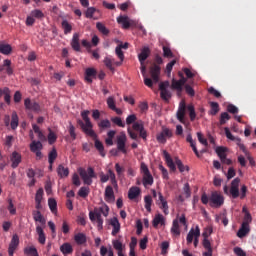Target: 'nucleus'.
<instances>
[{
	"label": "nucleus",
	"instance_id": "52",
	"mask_svg": "<svg viewBox=\"0 0 256 256\" xmlns=\"http://www.w3.org/2000/svg\"><path fill=\"white\" fill-rule=\"evenodd\" d=\"M96 28L98 29V31H100V33H102L103 35H109V29H107V27H105L103 25V23L98 22L96 23Z\"/></svg>",
	"mask_w": 256,
	"mask_h": 256
},
{
	"label": "nucleus",
	"instance_id": "61",
	"mask_svg": "<svg viewBox=\"0 0 256 256\" xmlns=\"http://www.w3.org/2000/svg\"><path fill=\"white\" fill-rule=\"evenodd\" d=\"M55 141H57V135L55 134V132L51 131V129H50L49 134H48V143L50 145H53V143H55Z\"/></svg>",
	"mask_w": 256,
	"mask_h": 256
},
{
	"label": "nucleus",
	"instance_id": "57",
	"mask_svg": "<svg viewBox=\"0 0 256 256\" xmlns=\"http://www.w3.org/2000/svg\"><path fill=\"white\" fill-rule=\"evenodd\" d=\"M216 153L221 161H225V147H216Z\"/></svg>",
	"mask_w": 256,
	"mask_h": 256
},
{
	"label": "nucleus",
	"instance_id": "7",
	"mask_svg": "<svg viewBox=\"0 0 256 256\" xmlns=\"http://www.w3.org/2000/svg\"><path fill=\"white\" fill-rule=\"evenodd\" d=\"M199 237H201V230L199 229V226H196L195 228L190 229L187 234L186 241L188 245H191L194 239V247H197V245H199Z\"/></svg>",
	"mask_w": 256,
	"mask_h": 256
},
{
	"label": "nucleus",
	"instance_id": "40",
	"mask_svg": "<svg viewBox=\"0 0 256 256\" xmlns=\"http://www.w3.org/2000/svg\"><path fill=\"white\" fill-rule=\"evenodd\" d=\"M171 233H172V235H176V236L181 235V231L179 230V220L178 219L173 220L172 227H171Z\"/></svg>",
	"mask_w": 256,
	"mask_h": 256
},
{
	"label": "nucleus",
	"instance_id": "35",
	"mask_svg": "<svg viewBox=\"0 0 256 256\" xmlns=\"http://www.w3.org/2000/svg\"><path fill=\"white\" fill-rule=\"evenodd\" d=\"M159 201L161 202V209H163V213L165 215H169V205L167 204V200L163 198V194L158 193Z\"/></svg>",
	"mask_w": 256,
	"mask_h": 256
},
{
	"label": "nucleus",
	"instance_id": "32",
	"mask_svg": "<svg viewBox=\"0 0 256 256\" xmlns=\"http://www.w3.org/2000/svg\"><path fill=\"white\" fill-rule=\"evenodd\" d=\"M0 97H4V101L9 105L11 103V90L7 87L0 88Z\"/></svg>",
	"mask_w": 256,
	"mask_h": 256
},
{
	"label": "nucleus",
	"instance_id": "44",
	"mask_svg": "<svg viewBox=\"0 0 256 256\" xmlns=\"http://www.w3.org/2000/svg\"><path fill=\"white\" fill-rule=\"evenodd\" d=\"M128 25H129V27H136V29H140V31H142L144 34L147 33L145 31V28L143 27V25H141V23H139V21H137V20L129 19Z\"/></svg>",
	"mask_w": 256,
	"mask_h": 256
},
{
	"label": "nucleus",
	"instance_id": "23",
	"mask_svg": "<svg viewBox=\"0 0 256 256\" xmlns=\"http://www.w3.org/2000/svg\"><path fill=\"white\" fill-rule=\"evenodd\" d=\"M202 245L205 251L202 253L203 256H213V247L211 246V241L209 239H204Z\"/></svg>",
	"mask_w": 256,
	"mask_h": 256
},
{
	"label": "nucleus",
	"instance_id": "49",
	"mask_svg": "<svg viewBox=\"0 0 256 256\" xmlns=\"http://www.w3.org/2000/svg\"><path fill=\"white\" fill-rule=\"evenodd\" d=\"M74 240L78 245H83L85 241H87V238L85 237V234L83 233H78L74 236Z\"/></svg>",
	"mask_w": 256,
	"mask_h": 256
},
{
	"label": "nucleus",
	"instance_id": "8",
	"mask_svg": "<svg viewBox=\"0 0 256 256\" xmlns=\"http://www.w3.org/2000/svg\"><path fill=\"white\" fill-rule=\"evenodd\" d=\"M123 49H129V43L120 44L115 48V54L120 59L119 62H115L116 67H121L123 65V61H125V54L123 53Z\"/></svg>",
	"mask_w": 256,
	"mask_h": 256
},
{
	"label": "nucleus",
	"instance_id": "38",
	"mask_svg": "<svg viewBox=\"0 0 256 256\" xmlns=\"http://www.w3.org/2000/svg\"><path fill=\"white\" fill-rule=\"evenodd\" d=\"M60 251L63 255H71V253H73V246L69 243H64L60 246Z\"/></svg>",
	"mask_w": 256,
	"mask_h": 256
},
{
	"label": "nucleus",
	"instance_id": "37",
	"mask_svg": "<svg viewBox=\"0 0 256 256\" xmlns=\"http://www.w3.org/2000/svg\"><path fill=\"white\" fill-rule=\"evenodd\" d=\"M149 53H150L149 47L145 46L142 49L141 53L138 55V59H139L141 65H143V63H145L147 57H149Z\"/></svg>",
	"mask_w": 256,
	"mask_h": 256
},
{
	"label": "nucleus",
	"instance_id": "48",
	"mask_svg": "<svg viewBox=\"0 0 256 256\" xmlns=\"http://www.w3.org/2000/svg\"><path fill=\"white\" fill-rule=\"evenodd\" d=\"M55 159H57V150L53 148L48 154L49 165H53V163H55Z\"/></svg>",
	"mask_w": 256,
	"mask_h": 256
},
{
	"label": "nucleus",
	"instance_id": "26",
	"mask_svg": "<svg viewBox=\"0 0 256 256\" xmlns=\"http://www.w3.org/2000/svg\"><path fill=\"white\" fill-rule=\"evenodd\" d=\"M70 45L74 51H77V52L81 51V44L79 43V34L78 33L73 34Z\"/></svg>",
	"mask_w": 256,
	"mask_h": 256
},
{
	"label": "nucleus",
	"instance_id": "51",
	"mask_svg": "<svg viewBox=\"0 0 256 256\" xmlns=\"http://www.w3.org/2000/svg\"><path fill=\"white\" fill-rule=\"evenodd\" d=\"M78 195L79 197H82L83 199H85V197L89 196V187L83 186L79 189L78 191Z\"/></svg>",
	"mask_w": 256,
	"mask_h": 256
},
{
	"label": "nucleus",
	"instance_id": "19",
	"mask_svg": "<svg viewBox=\"0 0 256 256\" xmlns=\"http://www.w3.org/2000/svg\"><path fill=\"white\" fill-rule=\"evenodd\" d=\"M17 247H19V236L17 234H14L9 244L8 255L13 256Z\"/></svg>",
	"mask_w": 256,
	"mask_h": 256
},
{
	"label": "nucleus",
	"instance_id": "11",
	"mask_svg": "<svg viewBox=\"0 0 256 256\" xmlns=\"http://www.w3.org/2000/svg\"><path fill=\"white\" fill-rule=\"evenodd\" d=\"M169 88V81H164L159 84V90L161 99L163 101H169L171 99V91L168 90Z\"/></svg>",
	"mask_w": 256,
	"mask_h": 256
},
{
	"label": "nucleus",
	"instance_id": "63",
	"mask_svg": "<svg viewBox=\"0 0 256 256\" xmlns=\"http://www.w3.org/2000/svg\"><path fill=\"white\" fill-rule=\"evenodd\" d=\"M227 111L230 113V114H233V115H236L239 113V108H237V106L233 105V104H229L227 106Z\"/></svg>",
	"mask_w": 256,
	"mask_h": 256
},
{
	"label": "nucleus",
	"instance_id": "4",
	"mask_svg": "<svg viewBox=\"0 0 256 256\" xmlns=\"http://www.w3.org/2000/svg\"><path fill=\"white\" fill-rule=\"evenodd\" d=\"M136 121H137V116H135V114L129 115L126 118V124L127 125L133 124L132 125L133 130L139 133V137H141V139H143L144 141H147V130H145V124L141 120L137 122Z\"/></svg>",
	"mask_w": 256,
	"mask_h": 256
},
{
	"label": "nucleus",
	"instance_id": "18",
	"mask_svg": "<svg viewBox=\"0 0 256 256\" xmlns=\"http://www.w3.org/2000/svg\"><path fill=\"white\" fill-rule=\"evenodd\" d=\"M24 105L29 111H35L36 113L41 111V106H39V103L31 101L29 98L24 100Z\"/></svg>",
	"mask_w": 256,
	"mask_h": 256
},
{
	"label": "nucleus",
	"instance_id": "20",
	"mask_svg": "<svg viewBox=\"0 0 256 256\" xmlns=\"http://www.w3.org/2000/svg\"><path fill=\"white\" fill-rule=\"evenodd\" d=\"M10 161L12 162V169H17L19 167V164L21 163V154L14 151L10 157Z\"/></svg>",
	"mask_w": 256,
	"mask_h": 256
},
{
	"label": "nucleus",
	"instance_id": "58",
	"mask_svg": "<svg viewBox=\"0 0 256 256\" xmlns=\"http://www.w3.org/2000/svg\"><path fill=\"white\" fill-rule=\"evenodd\" d=\"M183 195L186 197V199H189V197H191V187L189 186V183L184 184Z\"/></svg>",
	"mask_w": 256,
	"mask_h": 256
},
{
	"label": "nucleus",
	"instance_id": "5",
	"mask_svg": "<svg viewBox=\"0 0 256 256\" xmlns=\"http://www.w3.org/2000/svg\"><path fill=\"white\" fill-rule=\"evenodd\" d=\"M78 173L84 185H92L93 179L97 178V174H95V170L92 167H88L87 170L85 168H79Z\"/></svg>",
	"mask_w": 256,
	"mask_h": 256
},
{
	"label": "nucleus",
	"instance_id": "59",
	"mask_svg": "<svg viewBox=\"0 0 256 256\" xmlns=\"http://www.w3.org/2000/svg\"><path fill=\"white\" fill-rule=\"evenodd\" d=\"M108 107L113 111L117 106L115 105V97L109 96L106 101Z\"/></svg>",
	"mask_w": 256,
	"mask_h": 256
},
{
	"label": "nucleus",
	"instance_id": "42",
	"mask_svg": "<svg viewBox=\"0 0 256 256\" xmlns=\"http://www.w3.org/2000/svg\"><path fill=\"white\" fill-rule=\"evenodd\" d=\"M99 129L105 131V129H111V121L109 119H103L98 123Z\"/></svg>",
	"mask_w": 256,
	"mask_h": 256
},
{
	"label": "nucleus",
	"instance_id": "53",
	"mask_svg": "<svg viewBox=\"0 0 256 256\" xmlns=\"http://www.w3.org/2000/svg\"><path fill=\"white\" fill-rule=\"evenodd\" d=\"M211 110L209 112L210 115H215L216 113H219V103L217 102H210Z\"/></svg>",
	"mask_w": 256,
	"mask_h": 256
},
{
	"label": "nucleus",
	"instance_id": "15",
	"mask_svg": "<svg viewBox=\"0 0 256 256\" xmlns=\"http://www.w3.org/2000/svg\"><path fill=\"white\" fill-rule=\"evenodd\" d=\"M173 137V132L169 128H163L162 131L156 136L158 143H167V139Z\"/></svg>",
	"mask_w": 256,
	"mask_h": 256
},
{
	"label": "nucleus",
	"instance_id": "16",
	"mask_svg": "<svg viewBox=\"0 0 256 256\" xmlns=\"http://www.w3.org/2000/svg\"><path fill=\"white\" fill-rule=\"evenodd\" d=\"M187 113V105L185 104V101H181L179 103V107L176 113V117L180 123L185 124V115Z\"/></svg>",
	"mask_w": 256,
	"mask_h": 256
},
{
	"label": "nucleus",
	"instance_id": "50",
	"mask_svg": "<svg viewBox=\"0 0 256 256\" xmlns=\"http://www.w3.org/2000/svg\"><path fill=\"white\" fill-rule=\"evenodd\" d=\"M145 209L151 213V205H153V198L151 196L144 197Z\"/></svg>",
	"mask_w": 256,
	"mask_h": 256
},
{
	"label": "nucleus",
	"instance_id": "62",
	"mask_svg": "<svg viewBox=\"0 0 256 256\" xmlns=\"http://www.w3.org/2000/svg\"><path fill=\"white\" fill-rule=\"evenodd\" d=\"M111 122L114 123V125H117L118 127H125V123H123L121 117H112Z\"/></svg>",
	"mask_w": 256,
	"mask_h": 256
},
{
	"label": "nucleus",
	"instance_id": "33",
	"mask_svg": "<svg viewBox=\"0 0 256 256\" xmlns=\"http://www.w3.org/2000/svg\"><path fill=\"white\" fill-rule=\"evenodd\" d=\"M153 227L157 228L159 225H165V217L162 214H156L153 221Z\"/></svg>",
	"mask_w": 256,
	"mask_h": 256
},
{
	"label": "nucleus",
	"instance_id": "10",
	"mask_svg": "<svg viewBox=\"0 0 256 256\" xmlns=\"http://www.w3.org/2000/svg\"><path fill=\"white\" fill-rule=\"evenodd\" d=\"M42 149H43V144L41 143V141L33 140L30 143V151L32 153H35L36 159L38 160L43 159V153H41Z\"/></svg>",
	"mask_w": 256,
	"mask_h": 256
},
{
	"label": "nucleus",
	"instance_id": "55",
	"mask_svg": "<svg viewBox=\"0 0 256 256\" xmlns=\"http://www.w3.org/2000/svg\"><path fill=\"white\" fill-rule=\"evenodd\" d=\"M31 15L35 17V19H43L45 17V14H43V11L39 9L32 10Z\"/></svg>",
	"mask_w": 256,
	"mask_h": 256
},
{
	"label": "nucleus",
	"instance_id": "14",
	"mask_svg": "<svg viewBox=\"0 0 256 256\" xmlns=\"http://www.w3.org/2000/svg\"><path fill=\"white\" fill-rule=\"evenodd\" d=\"M111 181L112 185H117V178L115 176V172L113 170L109 169L108 174H105L103 172L100 173V181L101 183H107V181Z\"/></svg>",
	"mask_w": 256,
	"mask_h": 256
},
{
	"label": "nucleus",
	"instance_id": "34",
	"mask_svg": "<svg viewBox=\"0 0 256 256\" xmlns=\"http://www.w3.org/2000/svg\"><path fill=\"white\" fill-rule=\"evenodd\" d=\"M242 213H244L242 225H251L253 221L251 213H249V211H247V208L245 207L242 209Z\"/></svg>",
	"mask_w": 256,
	"mask_h": 256
},
{
	"label": "nucleus",
	"instance_id": "13",
	"mask_svg": "<svg viewBox=\"0 0 256 256\" xmlns=\"http://www.w3.org/2000/svg\"><path fill=\"white\" fill-rule=\"evenodd\" d=\"M185 83H187V78L185 77H182L179 80L172 79L171 89L177 91V95H181Z\"/></svg>",
	"mask_w": 256,
	"mask_h": 256
},
{
	"label": "nucleus",
	"instance_id": "21",
	"mask_svg": "<svg viewBox=\"0 0 256 256\" xmlns=\"http://www.w3.org/2000/svg\"><path fill=\"white\" fill-rule=\"evenodd\" d=\"M163 156L169 169L171 171H176L177 167L175 166V162H173V158H171V155H169V152L163 150Z\"/></svg>",
	"mask_w": 256,
	"mask_h": 256
},
{
	"label": "nucleus",
	"instance_id": "56",
	"mask_svg": "<svg viewBox=\"0 0 256 256\" xmlns=\"http://www.w3.org/2000/svg\"><path fill=\"white\" fill-rule=\"evenodd\" d=\"M225 135L228 139H230L231 141H235L236 143L241 141V138L233 136L228 128H225Z\"/></svg>",
	"mask_w": 256,
	"mask_h": 256
},
{
	"label": "nucleus",
	"instance_id": "27",
	"mask_svg": "<svg viewBox=\"0 0 256 256\" xmlns=\"http://www.w3.org/2000/svg\"><path fill=\"white\" fill-rule=\"evenodd\" d=\"M103 63L105 65V67H107V69L112 71V73H115V67H113V65H115V63H117V61H115V59H113L111 56H106L103 60Z\"/></svg>",
	"mask_w": 256,
	"mask_h": 256
},
{
	"label": "nucleus",
	"instance_id": "60",
	"mask_svg": "<svg viewBox=\"0 0 256 256\" xmlns=\"http://www.w3.org/2000/svg\"><path fill=\"white\" fill-rule=\"evenodd\" d=\"M115 169L118 177H123L125 173V168L121 166L119 163L115 164Z\"/></svg>",
	"mask_w": 256,
	"mask_h": 256
},
{
	"label": "nucleus",
	"instance_id": "6",
	"mask_svg": "<svg viewBox=\"0 0 256 256\" xmlns=\"http://www.w3.org/2000/svg\"><path fill=\"white\" fill-rule=\"evenodd\" d=\"M140 171L143 176L142 183L144 187H151V185H153V175H151L149 167H147V164H145V162L141 163Z\"/></svg>",
	"mask_w": 256,
	"mask_h": 256
},
{
	"label": "nucleus",
	"instance_id": "54",
	"mask_svg": "<svg viewBox=\"0 0 256 256\" xmlns=\"http://www.w3.org/2000/svg\"><path fill=\"white\" fill-rule=\"evenodd\" d=\"M187 110L189 111L191 121H195V118L197 117V114L195 113V107L192 104H189L187 106Z\"/></svg>",
	"mask_w": 256,
	"mask_h": 256
},
{
	"label": "nucleus",
	"instance_id": "64",
	"mask_svg": "<svg viewBox=\"0 0 256 256\" xmlns=\"http://www.w3.org/2000/svg\"><path fill=\"white\" fill-rule=\"evenodd\" d=\"M43 195H44L43 188H39L35 195V201H43Z\"/></svg>",
	"mask_w": 256,
	"mask_h": 256
},
{
	"label": "nucleus",
	"instance_id": "24",
	"mask_svg": "<svg viewBox=\"0 0 256 256\" xmlns=\"http://www.w3.org/2000/svg\"><path fill=\"white\" fill-rule=\"evenodd\" d=\"M105 201L107 203H113L115 201V192H113V187L107 186L105 189Z\"/></svg>",
	"mask_w": 256,
	"mask_h": 256
},
{
	"label": "nucleus",
	"instance_id": "28",
	"mask_svg": "<svg viewBox=\"0 0 256 256\" xmlns=\"http://www.w3.org/2000/svg\"><path fill=\"white\" fill-rule=\"evenodd\" d=\"M32 215H33V219L36 223H40L42 225H45V223H47V220L45 219V217H43V214H41V211L34 210L32 212Z\"/></svg>",
	"mask_w": 256,
	"mask_h": 256
},
{
	"label": "nucleus",
	"instance_id": "31",
	"mask_svg": "<svg viewBox=\"0 0 256 256\" xmlns=\"http://www.w3.org/2000/svg\"><path fill=\"white\" fill-rule=\"evenodd\" d=\"M141 194V189H139V187L134 186L131 187L128 191V199H137V197H139V195Z\"/></svg>",
	"mask_w": 256,
	"mask_h": 256
},
{
	"label": "nucleus",
	"instance_id": "36",
	"mask_svg": "<svg viewBox=\"0 0 256 256\" xmlns=\"http://www.w3.org/2000/svg\"><path fill=\"white\" fill-rule=\"evenodd\" d=\"M36 232L38 234V241L41 245H45L46 237L45 232L43 231V227L40 225L36 226Z\"/></svg>",
	"mask_w": 256,
	"mask_h": 256
},
{
	"label": "nucleus",
	"instance_id": "9",
	"mask_svg": "<svg viewBox=\"0 0 256 256\" xmlns=\"http://www.w3.org/2000/svg\"><path fill=\"white\" fill-rule=\"evenodd\" d=\"M224 202L225 198L223 197V195H221V193L217 191L212 192L209 200L210 207H221Z\"/></svg>",
	"mask_w": 256,
	"mask_h": 256
},
{
	"label": "nucleus",
	"instance_id": "25",
	"mask_svg": "<svg viewBox=\"0 0 256 256\" xmlns=\"http://www.w3.org/2000/svg\"><path fill=\"white\" fill-rule=\"evenodd\" d=\"M57 175L60 179H65L66 177H69V168L65 167L62 164L58 165Z\"/></svg>",
	"mask_w": 256,
	"mask_h": 256
},
{
	"label": "nucleus",
	"instance_id": "47",
	"mask_svg": "<svg viewBox=\"0 0 256 256\" xmlns=\"http://www.w3.org/2000/svg\"><path fill=\"white\" fill-rule=\"evenodd\" d=\"M62 28L64 29L65 35H69V33H71V31H73V26H71V24H69V21H67V20L62 21Z\"/></svg>",
	"mask_w": 256,
	"mask_h": 256
},
{
	"label": "nucleus",
	"instance_id": "1",
	"mask_svg": "<svg viewBox=\"0 0 256 256\" xmlns=\"http://www.w3.org/2000/svg\"><path fill=\"white\" fill-rule=\"evenodd\" d=\"M81 117L84 122L79 120L78 123L82 131L88 135V137H92V139H94L95 148L99 151L102 157H105V147L103 146V143L97 139V133L93 130V123H91V119L89 118V110L82 111Z\"/></svg>",
	"mask_w": 256,
	"mask_h": 256
},
{
	"label": "nucleus",
	"instance_id": "12",
	"mask_svg": "<svg viewBox=\"0 0 256 256\" xmlns=\"http://www.w3.org/2000/svg\"><path fill=\"white\" fill-rule=\"evenodd\" d=\"M117 149L118 151H121V153H127V149L125 148V145L127 143V134H125V132H121L118 136H117Z\"/></svg>",
	"mask_w": 256,
	"mask_h": 256
},
{
	"label": "nucleus",
	"instance_id": "17",
	"mask_svg": "<svg viewBox=\"0 0 256 256\" xmlns=\"http://www.w3.org/2000/svg\"><path fill=\"white\" fill-rule=\"evenodd\" d=\"M239 183H241V179H239V177H236L231 182L230 194L233 199H237V197H239Z\"/></svg>",
	"mask_w": 256,
	"mask_h": 256
},
{
	"label": "nucleus",
	"instance_id": "45",
	"mask_svg": "<svg viewBox=\"0 0 256 256\" xmlns=\"http://www.w3.org/2000/svg\"><path fill=\"white\" fill-rule=\"evenodd\" d=\"M100 255L101 256H115L113 253V248L110 247L109 249H107V247H105V246H101Z\"/></svg>",
	"mask_w": 256,
	"mask_h": 256
},
{
	"label": "nucleus",
	"instance_id": "22",
	"mask_svg": "<svg viewBox=\"0 0 256 256\" xmlns=\"http://www.w3.org/2000/svg\"><path fill=\"white\" fill-rule=\"evenodd\" d=\"M250 232L251 226L247 224H241V227L237 232V237H239V239H243V237H247V235H249Z\"/></svg>",
	"mask_w": 256,
	"mask_h": 256
},
{
	"label": "nucleus",
	"instance_id": "39",
	"mask_svg": "<svg viewBox=\"0 0 256 256\" xmlns=\"http://www.w3.org/2000/svg\"><path fill=\"white\" fill-rule=\"evenodd\" d=\"M117 23H119V25H122L123 29H129V18L128 16H119L117 18Z\"/></svg>",
	"mask_w": 256,
	"mask_h": 256
},
{
	"label": "nucleus",
	"instance_id": "46",
	"mask_svg": "<svg viewBox=\"0 0 256 256\" xmlns=\"http://www.w3.org/2000/svg\"><path fill=\"white\" fill-rule=\"evenodd\" d=\"M48 207L52 213H57V200L55 198L48 199Z\"/></svg>",
	"mask_w": 256,
	"mask_h": 256
},
{
	"label": "nucleus",
	"instance_id": "30",
	"mask_svg": "<svg viewBox=\"0 0 256 256\" xmlns=\"http://www.w3.org/2000/svg\"><path fill=\"white\" fill-rule=\"evenodd\" d=\"M97 75V70L94 68H87L85 71V81L87 83H93V77Z\"/></svg>",
	"mask_w": 256,
	"mask_h": 256
},
{
	"label": "nucleus",
	"instance_id": "2",
	"mask_svg": "<svg viewBox=\"0 0 256 256\" xmlns=\"http://www.w3.org/2000/svg\"><path fill=\"white\" fill-rule=\"evenodd\" d=\"M141 73L144 77V85L146 87H153V83H159V75L161 74V67L155 65L151 68L150 74L151 78H147V67H145L144 62H142L141 67H140Z\"/></svg>",
	"mask_w": 256,
	"mask_h": 256
},
{
	"label": "nucleus",
	"instance_id": "3",
	"mask_svg": "<svg viewBox=\"0 0 256 256\" xmlns=\"http://www.w3.org/2000/svg\"><path fill=\"white\" fill-rule=\"evenodd\" d=\"M108 217L109 215V206L104 205L100 208H95L93 211L89 212V219L92 223H97L99 231L103 229V216Z\"/></svg>",
	"mask_w": 256,
	"mask_h": 256
},
{
	"label": "nucleus",
	"instance_id": "41",
	"mask_svg": "<svg viewBox=\"0 0 256 256\" xmlns=\"http://www.w3.org/2000/svg\"><path fill=\"white\" fill-rule=\"evenodd\" d=\"M11 51H13L11 45L0 44V53H2V55H11Z\"/></svg>",
	"mask_w": 256,
	"mask_h": 256
},
{
	"label": "nucleus",
	"instance_id": "29",
	"mask_svg": "<svg viewBox=\"0 0 256 256\" xmlns=\"http://www.w3.org/2000/svg\"><path fill=\"white\" fill-rule=\"evenodd\" d=\"M110 225L113 227L112 235H117V233L121 231V223H119V219H117V217L110 220Z\"/></svg>",
	"mask_w": 256,
	"mask_h": 256
},
{
	"label": "nucleus",
	"instance_id": "43",
	"mask_svg": "<svg viewBox=\"0 0 256 256\" xmlns=\"http://www.w3.org/2000/svg\"><path fill=\"white\" fill-rule=\"evenodd\" d=\"M10 126H11V129L13 130L19 127V116L17 115V112L12 113V120H11Z\"/></svg>",
	"mask_w": 256,
	"mask_h": 256
}]
</instances>
